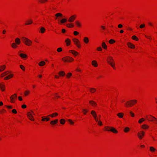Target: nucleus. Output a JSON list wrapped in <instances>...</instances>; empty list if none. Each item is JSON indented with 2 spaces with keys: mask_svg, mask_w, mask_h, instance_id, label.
I'll use <instances>...</instances> for the list:
<instances>
[{
  "mask_svg": "<svg viewBox=\"0 0 157 157\" xmlns=\"http://www.w3.org/2000/svg\"><path fill=\"white\" fill-rule=\"evenodd\" d=\"M130 113L131 115V116L132 117H134L135 116L134 115V114L132 112H130Z\"/></svg>",
  "mask_w": 157,
  "mask_h": 157,
  "instance_id": "obj_57",
  "label": "nucleus"
},
{
  "mask_svg": "<svg viewBox=\"0 0 157 157\" xmlns=\"http://www.w3.org/2000/svg\"><path fill=\"white\" fill-rule=\"evenodd\" d=\"M77 17L76 14H74L71 16L68 19V21L69 23L73 22Z\"/></svg>",
  "mask_w": 157,
  "mask_h": 157,
  "instance_id": "obj_7",
  "label": "nucleus"
},
{
  "mask_svg": "<svg viewBox=\"0 0 157 157\" xmlns=\"http://www.w3.org/2000/svg\"><path fill=\"white\" fill-rule=\"evenodd\" d=\"M5 85L2 83H0V89L2 91H4L5 90Z\"/></svg>",
  "mask_w": 157,
  "mask_h": 157,
  "instance_id": "obj_23",
  "label": "nucleus"
},
{
  "mask_svg": "<svg viewBox=\"0 0 157 157\" xmlns=\"http://www.w3.org/2000/svg\"><path fill=\"white\" fill-rule=\"evenodd\" d=\"M45 64V63L44 61H41L39 63V65L40 66H43Z\"/></svg>",
  "mask_w": 157,
  "mask_h": 157,
  "instance_id": "obj_37",
  "label": "nucleus"
},
{
  "mask_svg": "<svg viewBox=\"0 0 157 157\" xmlns=\"http://www.w3.org/2000/svg\"><path fill=\"white\" fill-rule=\"evenodd\" d=\"M117 27L119 28H121L123 27V25L121 24H119L118 25Z\"/></svg>",
  "mask_w": 157,
  "mask_h": 157,
  "instance_id": "obj_53",
  "label": "nucleus"
},
{
  "mask_svg": "<svg viewBox=\"0 0 157 157\" xmlns=\"http://www.w3.org/2000/svg\"><path fill=\"white\" fill-rule=\"evenodd\" d=\"M82 110L83 111V113L84 114H86L87 112L88 111V110L85 109H83Z\"/></svg>",
  "mask_w": 157,
  "mask_h": 157,
  "instance_id": "obj_47",
  "label": "nucleus"
},
{
  "mask_svg": "<svg viewBox=\"0 0 157 157\" xmlns=\"http://www.w3.org/2000/svg\"><path fill=\"white\" fill-rule=\"evenodd\" d=\"M105 130L108 131H111L115 133H117L118 132L117 130L115 128L112 127L105 126Z\"/></svg>",
  "mask_w": 157,
  "mask_h": 157,
  "instance_id": "obj_3",
  "label": "nucleus"
},
{
  "mask_svg": "<svg viewBox=\"0 0 157 157\" xmlns=\"http://www.w3.org/2000/svg\"><path fill=\"white\" fill-rule=\"evenodd\" d=\"M150 117L147 120L150 121H154L155 123L157 122V119L155 117L150 115Z\"/></svg>",
  "mask_w": 157,
  "mask_h": 157,
  "instance_id": "obj_11",
  "label": "nucleus"
},
{
  "mask_svg": "<svg viewBox=\"0 0 157 157\" xmlns=\"http://www.w3.org/2000/svg\"><path fill=\"white\" fill-rule=\"evenodd\" d=\"M60 122L61 124H64L65 122V120L64 119H62L60 120Z\"/></svg>",
  "mask_w": 157,
  "mask_h": 157,
  "instance_id": "obj_39",
  "label": "nucleus"
},
{
  "mask_svg": "<svg viewBox=\"0 0 157 157\" xmlns=\"http://www.w3.org/2000/svg\"><path fill=\"white\" fill-rule=\"evenodd\" d=\"M45 29L44 27H41L40 29L39 32L43 34L45 33Z\"/></svg>",
  "mask_w": 157,
  "mask_h": 157,
  "instance_id": "obj_18",
  "label": "nucleus"
},
{
  "mask_svg": "<svg viewBox=\"0 0 157 157\" xmlns=\"http://www.w3.org/2000/svg\"><path fill=\"white\" fill-rule=\"evenodd\" d=\"M19 56L22 58H26L27 57V56L26 55L23 53H20L19 54Z\"/></svg>",
  "mask_w": 157,
  "mask_h": 157,
  "instance_id": "obj_35",
  "label": "nucleus"
},
{
  "mask_svg": "<svg viewBox=\"0 0 157 157\" xmlns=\"http://www.w3.org/2000/svg\"><path fill=\"white\" fill-rule=\"evenodd\" d=\"M67 20L66 18H63L60 20V23L63 24L67 21Z\"/></svg>",
  "mask_w": 157,
  "mask_h": 157,
  "instance_id": "obj_33",
  "label": "nucleus"
},
{
  "mask_svg": "<svg viewBox=\"0 0 157 157\" xmlns=\"http://www.w3.org/2000/svg\"><path fill=\"white\" fill-rule=\"evenodd\" d=\"M69 52L72 53L74 55L76 56L78 54V53L75 51L72 50H70L69 51Z\"/></svg>",
  "mask_w": 157,
  "mask_h": 157,
  "instance_id": "obj_22",
  "label": "nucleus"
},
{
  "mask_svg": "<svg viewBox=\"0 0 157 157\" xmlns=\"http://www.w3.org/2000/svg\"><path fill=\"white\" fill-rule=\"evenodd\" d=\"M35 114L34 112L31 111V112H28L27 114V116L28 118L31 121H33L34 120L33 118V115H34Z\"/></svg>",
  "mask_w": 157,
  "mask_h": 157,
  "instance_id": "obj_8",
  "label": "nucleus"
},
{
  "mask_svg": "<svg viewBox=\"0 0 157 157\" xmlns=\"http://www.w3.org/2000/svg\"><path fill=\"white\" fill-rule=\"evenodd\" d=\"M141 134L140 132H138L137 133V135L139 138L140 139H141L143 138V136H144V132L143 131H141Z\"/></svg>",
  "mask_w": 157,
  "mask_h": 157,
  "instance_id": "obj_15",
  "label": "nucleus"
},
{
  "mask_svg": "<svg viewBox=\"0 0 157 157\" xmlns=\"http://www.w3.org/2000/svg\"><path fill=\"white\" fill-rule=\"evenodd\" d=\"M150 150L151 151H154L155 150V149L153 147H150Z\"/></svg>",
  "mask_w": 157,
  "mask_h": 157,
  "instance_id": "obj_50",
  "label": "nucleus"
},
{
  "mask_svg": "<svg viewBox=\"0 0 157 157\" xmlns=\"http://www.w3.org/2000/svg\"><path fill=\"white\" fill-rule=\"evenodd\" d=\"M71 75H72L71 73H69L67 74V75L66 76L67 78H69Z\"/></svg>",
  "mask_w": 157,
  "mask_h": 157,
  "instance_id": "obj_48",
  "label": "nucleus"
},
{
  "mask_svg": "<svg viewBox=\"0 0 157 157\" xmlns=\"http://www.w3.org/2000/svg\"><path fill=\"white\" fill-rule=\"evenodd\" d=\"M101 46L102 48H104V49H106L107 46L105 42H103L102 43Z\"/></svg>",
  "mask_w": 157,
  "mask_h": 157,
  "instance_id": "obj_32",
  "label": "nucleus"
},
{
  "mask_svg": "<svg viewBox=\"0 0 157 157\" xmlns=\"http://www.w3.org/2000/svg\"><path fill=\"white\" fill-rule=\"evenodd\" d=\"M6 30L5 29H4L2 32V33L3 34H5L6 33Z\"/></svg>",
  "mask_w": 157,
  "mask_h": 157,
  "instance_id": "obj_60",
  "label": "nucleus"
},
{
  "mask_svg": "<svg viewBox=\"0 0 157 157\" xmlns=\"http://www.w3.org/2000/svg\"><path fill=\"white\" fill-rule=\"evenodd\" d=\"M91 113L94 117L96 121H98V118L96 112L94 110H92L91 112Z\"/></svg>",
  "mask_w": 157,
  "mask_h": 157,
  "instance_id": "obj_10",
  "label": "nucleus"
},
{
  "mask_svg": "<svg viewBox=\"0 0 157 157\" xmlns=\"http://www.w3.org/2000/svg\"><path fill=\"white\" fill-rule=\"evenodd\" d=\"M92 64L95 67H97L98 66V63L95 60H93L92 61Z\"/></svg>",
  "mask_w": 157,
  "mask_h": 157,
  "instance_id": "obj_29",
  "label": "nucleus"
},
{
  "mask_svg": "<svg viewBox=\"0 0 157 157\" xmlns=\"http://www.w3.org/2000/svg\"><path fill=\"white\" fill-rule=\"evenodd\" d=\"M58 122V120L56 119L50 122V124L52 125H55Z\"/></svg>",
  "mask_w": 157,
  "mask_h": 157,
  "instance_id": "obj_21",
  "label": "nucleus"
},
{
  "mask_svg": "<svg viewBox=\"0 0 157 157\" xmlns=\"http://www.w3.org/2000/svg\"><path fill=\"white\" fill-rule=\"evenodd\" d=\"M148 25L149 26H153V25L152 23L151 22H149L148 23Z\"/></svg>",
  "mask_w": 157,
  "mask_h": 157,
  "instance_id": "obj_61",
  "label": "nucleus"
},
{
  "mask_svg": "<svg viewBox=\"0 0 157 157\" xmlns=\"http://www.w3.org/2000/svg\"><path fill=\"white\" fill-rule=\"evenodd\" d=\"M48 0H39V2L40 3H44L47 2Z\"/></svg>",
  "mask_w": 157,
  "mask_h": 157,
  "instance_id": "obj_38",
  "label": "nucleus"
},
{
  "mask_svg": "<svg viewBox=\"0 0 157 157\" xmlns=\"http://www.w3.org/2000/svg\"><path fill=\"white\" fill-rule=\"evenodd\" d=\"M109 44H112L114 43L115 41L113 39H111L109 41Z\"/></svg>",
  "mask_w": 157,
  "mask_h": 157,
  "instance_id": "obj_40",
  "label": "nucleus"
},
{
  "mask_svg": "<svg viewBox=\"0 0 157 157\" xmlns=\"http://www.w3.org/2000/svg\"><path fill=\"white\" fill-rule=\"evenodd\" d=\"M145 36L146 38L150 40H152V37L150 35H145Z\"/></svg>",
  "mask_w": 157,
  "mask_h": 157,
  "instance_id": "obj_30",
  "label": "nucleus"
},
{
  "mask_svg": "<svg viewBox=\"0 0 157 157\" xmlns=\"http://www.w3.org/2000/svg\"><path fill=\"white\" fill-rule=\"evenodd\" d=\"M18 99L20 101H21L22 100V98L21 96L18 97Z\"/></svg>",
  "mask_w": 157,
  "mask_h": 157,
  "instance_id": "obj_62",
  "label": "nucleus"
},
{
  "mask_svg": "<svg viewBox=\"0 0 157 157\" xmlns=\"http://www.w3.org/2000/svg\"><path fill=\"white\" fill-rule=\"evenodd\" d=\"M42 119L41 121H47L50 120V118L48 117H42Z\"/></svg>",
  "mask_w": 157,
  "mask_h": 157,
  "instance_id": "obj_20",
  "label": "nucleus"
},
{
  "mask_svg": "<svg viewBox=\"0 0 157 157\" xmlns=\"http://www.w3.org/2000/svg\"><path fill=\"white\" fill-rule=\"evenodd\" d=\"M58 74L60 76H63L65 75V72L63 71H61L59 72Z\"/></svg>",
  "mask_w": 157,
  "mask_h": 157,
  "instance_id": "obj_27",
  "label": "nucleus"
},
{
  "mask_svg": "<svg viewBox=\"0 0 157 157\" xmlns=\"http://www.w3.org/2000/svg\"><path fill=\"white\" fill-rule=\"evenodd\" d=\"M33 23V21L31 19H29L27 20L25 23V25H29Z\"/></svg>",
  "mask_w": 157,
  "mask_h": 157,
  "instance_id": "obj_19",
  "label": "nucleus"
},
{
  "mask_svg": "<svg viewBox=\"0 0 157 157\" xmlns=\"http://www.w3.org/2000/svg\"><path fill=\"white\" fill-rule=\"evenodd\" d=\"M96 89L94 88H91L90 89V92L91 93H94L96 91Z\"/></svg>",
  "mask_w": 157,
  "mask_h": 157,
  "instance_id": "obj_42",
  "label": "nucleus"
},
{
  "mask_svg": "<svg viewBox=\"0 0 157 157\" xmlns=\"http://www.w3.org/2000/svg\"><path fill=\"white\" fill-rule=\"evenodd\" d=\"M5 65H3L1 67V69H0V72H2V71L4 70V69L5 68Z\"/></svg>",
  "mask_w": 157,
  "mask_h": 157,
  "instance_id": "obj_41",
  "label": "nucleus"
},
{
  "mask_svg": "<svg viewBox=\"0 0 157 157\" xmlns=\"http://www.w3.org/2000/svg\"><path fill=\"white\" fill-rule=\"evenodd\" d=\"M7 72H8V71L5 72L3 73H2L1 75V77H4L5 76L7 75L8 74Z\"/></svg>",
  "mask_w": 157,
  "mask_h": 157,
  "instance_id": "obj_43",
  "label": "nucleus"
},
{
  "mask_svg": "<svg viewBox=\"0 0 157 157\" xmlns=\"http://www.w3.org/2000/svg\"><path fill=\"white\" fill-rule=\"evenodd\" d=\"M22 108L23 109H24L26 108V105H22Z\"/></svg>",
  "mask_w": 157,
  "mask_h": 157,
  "instance_id": "obj_63",
  "label": "nucleus"
},
{
  "mask_svg": "<svg viewBox=\"0 0 157 157\" xmlns=\"http://www.w3.org/2000/svg\"><path fill=\"white\" fill-rule=\"evenodd\" d=\"M62 60L65 62H71L73 60V59L71 57H66L62 59Z\"/></svg>",
  "mask_w": 157,
  "mask_h": 157,
  "instance_id": "obj_9",
  "label": "nucleus"
},
{
  "mask_svg": "<svg viewBox=\"0 0 157 157\" xmlns=\"http://www.w3.org/2000/svg\"><path fill=\"white\" fill-rule=\"evenodd\" d=\"M22 40L24 43L26 45L31 46L32 44V41L25 37H23Z\"/></svg>",
  "mask_w": 157,
  "mask_h": 157,
  "instance_id": "obj_2",
  "label": "nucleus"
},
{
  "mask_svg": "<svg viewBox=\"0 0 157 157\" xmlns=\"http://www.w3.org/2000/svg\"><path fill=\"white\" fill-rule=\"evenodd\" d=\"M12 112L13 113L16 114L17 113V111L15 109H13L12 110Z\"/></svg>",
  "mask_w": 157,
  "mask_h": 157,
  "instance_id": "obj_55",
  "label": "nucleus"
},
{
  "mask_svg": "<svg viewBox=\"0 0 157 157\" xmlns=\"http://www.w3.org/2000/svg\"><path fill=\"white\" fill-rule=\"evenodd\" d=\"M148 127L149 126L146 124H144L142 126V128L144 129H147Z\"/></svg>",
  "mask_w": 157,
  "mask_h": 157,
  "instance_id": "obj_36",
  "label": "nucleus"
},
{
  "mask_svg": "<svg viewBox=\"0 0 157 157\" xmlns=\"http://www.w3.org/2000/svg\"><path fill=\"white\" fill-rule=\"evenodd\" d=\"M17 97V94H15L12 95L10 97L11 102L12 103H13L15 101V99H16Z\"/></svg>",
  "mask_w": 157,
  "mask_h": 157,
  "instance_id": "obj_13",
  "label": "nucleus"
},
{
  "mask_svg": "<svg viewBox=\"0 0 157 157\" xmlns=\"http://www.w3.org/2000/svg\"><path fill=\"white\" fill-rule=\"evenodd\" d=\"M68 122H69L71 124H74V122L71 120H70V119H68Z\"/></svg>",
  "mask_w": 157,
  "mask_h": 157,
  "instance_id": "obj_52",
  "label": "nucleus"
},
{
  "mask_svg": "<svg viewBox=\"0 0 157 157\" xmlns=\"http://www.w3.org/2000/svg\"><path fill=\"white\" fill-rule=\"evenodd\" d=\"M66 32V30L65 29H62V33H64Z\"/></svg>",
  "mask_w": 157,
  "mask_h": 157,
  "instance_id": "obj_58",
  "label": "nucleus"
},
{
  "mask_svg": "<svg viewBox=\"0 0 157 157\" xmlns=\"http://www.w3.org/2000/svg\"><path fill=\"white\" fill-rule=\"evenodd\" d=\"M72 41L74 43V44L78 48H81V44L79 40L77 38H73Z\"/></svg>",
  "mask_w": 157,
  "mask_h": 157,
  "instance_id": "obj_4",
  "label": "nucleus"
},
{
  "mask_svg": "<svg viewBox=\"0 0 157 157\" xmlns=\"http://www.w3.org/2000/svg\"><path fill=\"white\" fill-rule=\"evenodd\" d=\"M6 106L9 109H11L12 108V107L11 106Z\"/></svg>",
  "mask_w": 157,
  "mask_h": 157,
  "instance_id": "obj_64",
  "label": "nucleus"
},
{
  "mask_svg": "<svg viewBox=\"0 0 157 157\" xmlns=\"http://www.w3.org/2000/svg\"><path fill=\"white\" fill-rule=\"evenodd\" d=\"M66 26L69 28H72L74 27V25L72 23H68L67 24Z\"/></svg>",
  "mask_w": 157,
  "mask_h": 157,
  "instance_id": "obj_26",
  "label": "nucleus"
},
{
  "mask_svg": "<svg viewBox=\"0 0 157 157\" xmlns=\"http://www.w3.org/2000/svg\"><path fill=\"white\" fill-rule=\"evenodd\" d=\"M20 67L23 71H25V67L22 65H20Z\"/></svg>",
  "mask_w": 157,
  "mask_h": 157,
  "instance_id": "obj_54",
  "label": "nucleus"
},
{
  "mask_svg": "<svg viewBox=\"0 0 157 157\" xmlns=\"http://www.w3.org/2000/svg\"><path fill=\"white\" fill-rule=\"evenodd\" d=\"M14 43L11 44V47L13 48H18V46L21 43V40L18 37L16 38L14 40Z\"/></svg>",
  "mask_w": 157,
  "mask_h": 157,
  "instance_id": "obj_1",
  "label": "nucleus"
},
{
  "mask_svg": "<svg viewBox=\"0 0 157 157\" xmlns=\"http://www.w3.org/2000/svg\"><path fill=\"white\" fill-rule=\"evenodd\" d=\"M137 101L136 100H131L130 101H127L125 103V105L126 107L132 106Z\"/></svg>",
  "mask_w": 157,
  "mask_h": 157,
  "instance_id": "obj_5",
  "label": "nucleus"
},
{
  "mask_svg": "<svg viewBox=\"0 0 157 157\" xmlns=\"http://www.w3.org/2000/svg\"><path fill=\"white\" fill-rule=\"evenodd\" d=\"M127 45L128 47L130 48L133 49L135 48V46L131 43H127Z\"/></svg>",
  "mask_w": 157,
  "mask_h": 157,
  "instance_id": "obj_17",
  "label": "nucleus"
},
{
  "mask_svg": "<svg viewBox=\"0 0 157 157\" xmlns=\"http://www.w3.org/2000/svg\"><path fill=\"white\" fill-rule=\"evenodd\" d=\"M108 59L109 60L107 61L108 63L114 69H115V63L113 58L111 56H109Z\"/></svg>",
  "mask_w": 157,
  "mask_h": 157,
  "instance_id": "obj_6",
  "label": "nucleus"
},
{
  "mask_svg": "<svg viewBox=\"0 0 157 157\" xmlns=\"http://www.w3.org/2000/svg\"><path fill=\"white\" fill-rule=\"evenodd\" d=\"M129 130V128L128 127H126L124 130V132H128Z\"/></svg>",
  "mask_w": 157,
  "mask_h": 157,
  "instance_id": "obj_45",
  "label": "nucleus"
},
{
  "mask_svg": "<svg viewBox=\"0 0 157 157\" xmlns=\"http://www.w3.org/2000/svg\"><path fill=\"white\" fill-rule=\"evenodd\" d=\"M132 39L133 40H134L136 41H138L139 40L138 38L135 35L133 36H132Z\"/></svg>",
  "mask_w": 157,
  "mask_h": 157,
  "instance_id": "obj_34",
  "label": "nucleus"
},
{
  "mask_svg": "<svg viewBox=\"0 0 157 157\" xmlns=\"http://www.w3.org/2000/svg\"><path fill=\"white\" fill-rule=\"evenodd\" d=\"M65 42L67 46H68L71 44V40L69 38H67L65 40Z\"/></svg>",
  "mask_w": 157,
  "mask_h": 157,
  "instance_id": "obj_16",
  "label": "nucleus"
},
{
  "mask_svg": "<svg viewBox=\"0 0 157 157\" xmlns=\"http://www.w3.org/2000/svg\"><path fill=\"white\" fill-rule=\"evenodd\" d=\"M90 103L93 106H96L97 105V104L93 101H89Z\"/></svg>",
  "mask_w": 157,
  "mask_h": 157,
  "instance_id": "obj_25",
  "label": "nucleus"
},
{
  "mask_svg": "<svg viewBox=\"0 0 157 157\" xmlns=\"http://www.w3.org/2000/svg\"><path fill=\"white\" fill-rule=\"evenodd\" d=\"M58 115V114L56 113H53L49 115L48 116L50 117H53L55 116H56Z\"/></svg>",
  "mask_w": 157,
  "mask_h": 157,
  "instance_id": "obj_28",
  "label": "nucleus"
},
{
  "mask_svg": "<svg viewBox=\"0 0 157 157\" xmlns=\"http://www.w3.org/2000/svg\"><path fill=\"white\" fill-rule=\"evenodd\" d=\"M144 121V118H142L138 122L139 123H141L143 121Z\"/></svg>",
  "mask_w": 157,
  "mask_h": 157,
  "instance_id": "obj_49",
  "label": "nucleus"
},
{
  "mask_svg": "<svg viewBox=\"0 0 157 157\" xmlns=\"http://www.w3.org/2000/svg\"><path fill=\"white\" fill-rule=\"evenodd\" d=\"M29 93V90L26 91L25 93V95L27 96Z\"/></svg>",
  "mask_w": 157,
  "mask_h": 157,
  "instance_id": "obj_51",
  "label": "nucleus"
},
{
  "mask_svg": "<svg viewBox=\"0 0 157 157\" xmlns=\"http://www.w3.org/2000/svg\"><path fill=\"white\" fill-rule=\"evenodd\" d=\"M76 25L78 28H81L82 27L81 22L79 20H77L75 22Z\"/></svg>",
  "mask_w": 157,
  "mask_h": 157,
  "instance_id": "obj_14",
  "label": "nucleus"
},
{
  "mask_svg": "<svg viewBox=\"0 0 157 157\" xmlns=\"http://www.w3.org/2000/svg\"><path fill=\"white\" fill-rule=\"evenodd\" d=\"M145 26V24H142L140 25V28L141 29H143L144 28Z\"/></svg>",
  "mask_w": 157,
  "mask_h": 157,
  "instance_id": "obj_46",
  "label": "nucleus"
},
{
  "mask_svg": "<svg viewBox=\"0 0 157 157\" xmlns=\"http://www.w3.org/2000/svg\"><path fill=\"white\" fill-rule=\"evenodd\" d=\"M97 122H98V124L99 125H102V123L101 121H97Z\"/></svg>",
  "mask_w": 157,
  "mask_h": 157,
  "instance_id": "obj_56",
  "label": "nucleus"
},
{
  "mask_svg": "<svg viewBox=\"0 0 157 157\" xmlns=\"http://www.w3.org/2000/svg\"><path fill=\"white\" fill-rule=\"evenodd\" d=\"M56 17L55 18V19L56 20L57 19L58 17H61L63 16V15L61 13H57L55 15Z\"/></svg>",
  "mask_w": 157,
  "mask_h": 157,
  "instance_id": "obj_24",
  "label": "nucleus"
},
{
  "mask_svg": "<svg viewBox=\"0 0 157 157\" xmlns=\"http://www.w3.org/2000/svg\"><path fill=\"white\" fill-rule=\"evenodd\" d=\"M101 28L103 30H105V26H103V25H101Z\"/></svg>",
  "mask_w": 157,
  "mask_h": 157,
  "instance_id": "obj_59",
  "label": "nucleus"
},
{
  "mask_svg": "<svg viewBox=\"0 0 157 157\" xmlns=\"http://www.w3.org/2000/svg\"><path fill=\"white\" fill-rule=\"evenodd\" d=\"M79 34V33L77 31H74L73 32V34L74 35L76 36L78 35Z\"/></svg>",
  "mask_w": 157,
  "mask_h": 157,
  "instance_id": "obj_44",
  "label": "nucleus"
},
{
  "mask_svg": "<svg viewBox=\"0 0 157 157\" xmlns=\"http://www.w3.org/2000/svg\"><path fill=\"white\" fill-rule=\"evenodd\" d=\"M83 41L85 44H87L90 42L89 39L87 37L85 36L83 38Z\"/></svg>",
  "mask_w": 157,
  "mask_h": 157,
  "instance_id": "obj_12",
  "label": "nucleus"
},
{
  "mask_svg": "<svg viewBox=\"0 0 157 157\" xmlns=\"http://www.w3.org/2000/svg\"><path fill=\"white\" fill-rule=\"evenodd\" d=\"M117 115L119 118H122L123 117L124 115V113H120L117 114Z\"/></svg>",
  "mask_w": 157,
  "mask_h": 157,
  "instance_id": "obj_31",
  "label": "nucleus"
}]
</instances>
